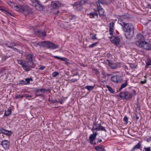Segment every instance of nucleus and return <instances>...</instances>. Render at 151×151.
Segmentation results:
<instances>
[{"label":"nucleus","instance_id":"1","mask_svg":"<svg viewBox=\"0 0 151 151\" xmlns=\"http://www.w3.org/2000/svg\"><path fill=\"white\" fill-rule=\"evenodd\" d=\"M124 15L118 16V23L122 27V30L125 33L124 35L127 39H131L133 36L134 33V27L131 23H126L124 22Z\"/></svg>","mask_w":151,"mask_h":151},{"label":"nucleus","instance_id":"2","mask_svg":"<svg viewBox=\"0 0 151 151\" xmlns=\"http://www.w3.org/2000/svg\"><path fill=\"white\" fill-rule=\"evenodd\" d=\"M14 7L17 11L20 12H23L25 14H28L32 12L31 8H29L26 5H15Z\"/></svg>","mask_w":151,"mask_h":151},{"label":"nucleus","instance_id":"3","mask_svg":"<svg viewBox=\"0 0 151 151\" xmlns=\"http://www.w3.org/2000/svg\"><path fill=\"white\" fill-rule=\"evenodd\" d=\"M136 45L138 47L142 48L146 50H151V46L150 45L145 41L142 42H137Z\"/></svg>","mask_w":151,"mask_h":151},{"label":"nucleus","instance_id":"4","mask_svg":"<svg viewBox=\"0 0 151 151\" xmlns=\"http://www.w3.org/2000/svg\"><path fill=\"white\" fill-rule=\"evenodd\" d=\"M92 128L91 130L93 132H94L95 130L96 131H103L105 132L106 130L104 127L102 126L100 123L98 124L97 122H94L93 124Z\"/></svg>","mask_w":151,"mask_h":151},{"label":"nucleus","instance_id":"5","mask_svg":"<svg viewBox=\"0 0 151 151\" xmlns=\"http://www.w3.org/2000/svg\"><path fill=\"white\" fill-rule=\"evenodd\" d=\"M119 96L123 100H128L132 97L131 93L128 91L121 92L119 95Z\"/></svg>","mask_w":151,"mask_h":151},{"label":"nucleus","instance_id":"6","mask_svg":"<svg viewBox=\"0 0 151 151\" xmlns=\"http://www.w3.org/2000/svg\"><path fill=\"white\" fill-rule=\"evenodd\" d=\"M33 64H32L31 63L25 60L22 67L25 71H28L30 70V68H34V67L33 66Z\"/></svg>","mask_w":151,"mask_h":151},{"label":"nucleus","instance_id":"7","mask_svg":"<svg viewBox=\"0 0 151 151\" xmlns=\"http://www.w3.org/2000/svg\"><path fill=\"white\" fill-rule=\"evenodd\" d=\"M45 47L50 49H54L59 48V46L58 45H55L50 41H46Z\"/></svg>","mask_w":151,"mask_h":151},{"label":"nucleus","instance_id":"8","mask_svg":"<svg viewBox=\"0 0 151 151\" xmlns=\"http://www.w3.org/2000/svg\"><path fill=\"white\" fill-rule=\"evenodd\" d=\"M46 90V89L45 88L38 89L36 88L34 90V91L36 93L35 97L41 96L42 94L44 93V91Z\"/></svg>","mask_w":151,"mask_h":151},{"label":"nucleus","instance_id":"9","mask_svg":"<svg viewBox=\"0 0 151 151\" xmlns=\"http://www.w3.org/2000/svg\"><path fill=\"white\" fill-rule=\"evenodd\" d=\"M111 81L115 83H121L122 80V77L120 76L116 75L112 76L111 78Z\"/></svg>","mask_w":151,"mask_h":151},{"label":"nucleus","instance_id":"10","mask_svg":"<svg viewBox=\"0 0 151 151\" xmlns=\"http://www.w3.org/2000/svg\"><path fill=\"white\" fill-rule=\"evenodd\" d=\"M34 57V56L31 54H28L27 55L26 58L27 60V61L31 63L32 64L34 65V63L33 62Z\"/></svg>","mask_w":151,"mask_h":151},{"label":"nucleus","instance_id":"11","mask_svg":"<svg viewBox=\"0 0 151 151\" xmlns=\"http://www.w3.org/2000/svg\"><path fill=\"white\" fill-rule=\"evenodd\" d=\"M111 42L115 45H118L119 43L120 40L117 37L112 36L110 37Z\"/></svg>","mask_w":151,"mask_h":151},{"label":"nucleus","instance_id":"12","mask_svg":"<svg viewBox=\"0 0 151 151\" xmlns=\"http://www.w3.org/2000/svg\"><path fill=\"white\" fill-rule=\"evenodd\" d=\"M1 144L5 150H7L9 149V143L7 140H3L1 142Z\"/></svg>","mask_w":151,"mask_h":151},{"label":"nucleus","instance_id":"13","mask_svg":"<svg viewBox=\"0 0 151 151\" xmlns=\"http://www.w3.org/2000/svg\"><path fill=\"white\" fill-rule=\"evenodd\" d=\"M53 57L55 58L65 61V64L69 65L70 64V62H68L69 60L66 58L58 57L57 56H54Z\"/></svg>","mask_w":151,"mask_h":151},{"label":"nucleus","instance_id":"14","mask_svg":"<svg viewBox=\"0 0 151 151\" xmlns=\"http://www.w3.org/2000/svg\"><path fill=\"white\" fill-rule=\"evenodd\" d=\"M97 134V133L96 132H93V133L91 134L89 137V142L91 144H93V142L95 139L96 136Z\"/></svg>","mask_w":151,"mask_h":151},{"label":"nucleus","instance_id":"15","mask_svg":"<svg viewBox=\"0 0 151 151\" xmlns=\"http://www.w3.org/2000/svg\"><path fill=\"white\" fill-rule=\"evenodd\" d=\"M106 61L107 62L106 63L107 64L109 65L111 69H116L118 67V65L115 63H111L110 61L109 60L107 59L106 60Z\"/></svg>","mask_w":151,"mask_h":151},{"label":"nucleus","instance_id":"16","mask_svg":"<svg viewBox=\"0 0 151 151\" xmlns=\"http://www.w3.org/2000/svg\"><path fill=\"white\" fill-rule=\"evenodd\" d=\"M1 133L4 134L7 136H10L12 134L11 131L7 130L4 129H1L0 130V134Z\"/></svg>","mask_w":151,"mask_h":151},{"label":"nucleus","instance_id":"17","mask_svg":"<svg viewBox=\"0 0 151 151\" xmlns=\"http://www.w3.org/2000/svg\"><path fill=\"white\" fill-rule=\"evenodd\" d=\"M91 18L97 19L98 17V14L94 12H90L88 14Z\"/></svg>","mask_w":151,"mask_h":151},{"label":"nucleus","instance_id":"18","mask_svg":"<svg viewBox=\"0 0 151 151\" xmlns=\"http://www.w3.org/2000/svg\"><path fill=\"white\" fill-rule=\"evenodd\" d=\"M35 3L37 4L35 5V6L36 7V9L39 11L43 10V7L42 5L41 4L40 1H38V2H36Z\"/></svg>","mask_w":151,"mask_h":151},{"label":"nucleus","instance_id":"19","mask_svg":"<svg viewBox=\"0 0 151 151\" xmlns=\"http://www.w3.org/2000/svg\"><path fill=\"white\" fill-rule=\"evenodd\" d=\"M143 36L141 34L139 33L137 34L135 38L136 42V43L137 42H142L143 40Z\"/></svg>","mask_w":151,"mask_h":151},{"label":"nucleus","instance_id":"20","mask_svg":"<svg viewBox=\"0 0 151 151\" xmlns=\"http://www.w3.org/2000/svg\"><path fill=\"white\" fill-rule=\"evenodd\" d=\"M142 142V141H140L139 142L135 145L134 146L131 151H134L136 149H138L141 148L142 145L141 143Z\"/></svg>","mask_w":151,"mask_h":151},{"label":"nucleus","instance_id":"21","mask_svg":"<svg viewBox=\"0 0 151 151\" xmlns=\"http://www.w3.org/2000/svg\"><path fill=\"white\" fill-rule=\"evenodd\" d=\"M51 5L53 9H58L59 7V3L57 2H52Z\"/></svg>","mask_w":151,"mask_h":151},{"label":"nucleus","instance_id":"22","mask_svg":"<svg viewBox=\"0 0 151 151\" xmlns=\"http://www.w3.org/2000/svg\"><path fill=\"white\" fill-rule=\"evenodd\" d=\"M37 35L39 37H44L45 36L46 32L45 31H42L41 30L38 31Z\"/></svg>","mask_w":151,"mask_h":151},{"label":"nucleus","instance_id":"23","mask_svg":"<svg viewBox=\"0 0 151 151\" xmlns=\"http://www.w3.org/2000/svg\"><path fill=\"white\" fill-rule=\"evenodd\" d=\"M98 11L100 16H104V10L101 7H98Z\"/></svg>","mask_w":151,"mask_h":151},{"label":"nucleus","instance_id":"24","mask_svg":"<svg viewBox=\"0 0 151 151\" xmlns=\"http://www.w3.org/2000/svg\"><path fill=\"white\" fill-rule=\"evenodd\" d=\"M6 45L8 47L12 48L14 46H17V44L14 42H11L9 43L6 44Z\"/></svg>","mask_w":151,"mask_h":151},{"label":"nucleus","instance_id":"25","mask_svg":"<svg viewBox=\"0 0 151 151\" xmlns=\"http://www.w3.org/2000/svg\"><path fill=\"white\" fill-rule=\"evenodd\" d=\"M12 113L11 110L10 109H8L6 111L4 116H8L9 115Z\"/></svg>","mask_w":151,"mask_h":151},{"label":"nucleus","instance_id":"26","mask_svg":"<svg viewBox=\"0 0 151 151\" xmlns=\"http://www.w3.org/2000/svg\"><path fill=\"white\" fill-rule=\"evenodd\" d=\"M46 41L39 42H37V45H38V46H43V47H45Z\"/></svg>","mask_w":151,"mask_h":151},{"label":"nucleus","instance_id":"27","mask_svg":"<svg viewBox=\"0 0 151 151\" xmlns=\"http://www.w3.org/2000/svg\"><path fill=\"white\" fill-rule=\"evenodd\" d=\"M127 81L126 80L125 82L122 84L121 86V87L119 89L120 91L122 89L125 87L127 85Z\"/></svg>","mask_w":151,"mask_h":151},{"label":"nucleus","instance_id":"28","mask_svg":"<svg viewBox=\"0 0 151 151\" xmlns=\"http://www.w3.org/2000/svg\"><path fill=\"white\" fill-rule=\"evenodd\" d=\"M85 88L88 91H91L94 88V86H87L85 87Z\"/></svg>","mask_w":151,"mask_h":151},{"label":"nucleus","instance_id":"29","mask_svg":"<svg viewBox=\"0 0 151 151\" xmlns=\"http://www.w3.org/2000/svg\"><path fill=\"white\" fill-rule=\"evenodd\" d=\"M106 86L110 92L112 93H114L115 92L111 87L108 85H106Z\"/></svg>","mask_w":151,"mask_h":151},{"label":"nucleus","instance_id":"30","mask_svg":"<svg viewBox=\"0 0 151 151\" xmlns=\"http://www.w3.org/2000/svg\"><path fill=\"white\" fill-rule=\"evenodd\" d=\"M150 65H151V57L150 58L147 59V62L146 63L145 66L146 68H147Z\"/></svg>","mask_w":151,"mask_h":151},{"label":"nucleus","instance_id":"31","mask_svg":"<svg viewBox=\"0 0 151 151\" xmlns=\"http://www.w3.org/2000/svg\"><path fill=\"white\" fill-rule=\"evenodd\" d=\"M32 79L31 78H28L25 79V81L26 82V84H29L30 82V81H32Z\"/></svg>","mask_w":151,"mask_h":151},{"label":"nucleus","instance_id":"32","mask_svg":"<svg viewBox=\"0 0 151 151\" xmlns=\"http://www.w3.org/2000/svg\"><path fill=\"white\" fill-rule=\"evenodd\" d=\"M129 65L131 68L132 69L136 68L137 66V65L134 63H130Z\"/></svg>","mask_w":151,"mask_h":151},{"label":"nucleus","instance_id":"33","mask_svg":"<svg viewBox=\"0 0 151 151\" xmlns=\"http://www.w3.org/2000/svg\"><path fill=\"white\" fill-rule=\"evenodd\" d=\"M140 114L139 113H136L135 114V117L136 118V121H137L139 119V116H140Z\"/></svg>","mask_w":151,"mask_h":151},{"label":"nucleus","instance_id":"34","mask_svg":"<svg viewBox=\"0 0 151 151\" xmlns=\"http://www.w3.org/2000/svg\"><path fill=\"white\" fill-rule=\"evenodd\" d=\"M23 97V96L22 94H19L16 95L15 97L16 99H22Z\"/></svg>","mask_w":151,"mask_h":151},{"label":"nucleus","instance_id":"35","mask_svg":"<svg viewBox=\"0 0 151 151\" xmlns=\"http://www.w3.org/2000/svg\"><path fill=\"white\" fill-rule=\"evenodd\" d=\"M5 12L11 16H13V14L12 13L10 10L7 9L5 10Z\"/></svg>","mask_w":151,"mask_h":151},{"label":"nucleus","instance_id":"36","mask_svg":"<svg viewBox=\"0 0 151 151\" xmlns=\"http://www.w3.org/2000/svg\"><path fill=\"white\" fill-rule=\"evenodd\" d=\"M24 61L25 60H17L18 63L20 65H21L22 66L23 63H24Z\"/></svg>","mask_w":151,"mask_h":151},{"label":"nucleus","instance_id":"37","mask_svg":"<svg viewBox=\"0 0 151 151\" xmlns=\"http://www.w3.org/2000/svg\"><path fill=\"white\" fill-rule=\"evenodd\" d=\"M114 24L113 22H111L109 24V28H112L114 27Z\"/></svg>","mask_w":151,"mask_h":151},{"label":"nucleus","instance_id":"38","mask_svg":"<svg viewBox=\"0 0 151 151\" xmlns=\"http://www.w3.org/2000/svg\"><path fill=\"white\" fill-rule=\"evenodd\" d=\"M98 43L97 42H95L92 43V44L89 45L88 46L89 48H92L93 47L96 46L97 44Z\"/></svg>","mask_w":151,"mask_h":151},{"label":"nucleus","instance_id":"39","mask_svg":"<svg viewBox=\"0 0 151 151\" xmlns=\"http://www.w3.org/2000/svg\"><path fill=\"white\" fill-rule=\"evenodd\" d=\"M79 2L80 5H82L85 4L86 1L85 0H80L78 1Z\"/></svg>","mask_w":151,"mask_h":151},{"label":"nucleus","instance_id":"40","mask_svg":"<svg viewBox=\"0 0 151 151\" xmlns=\"http://www.w3.org/2000/svg\"><path fill=\"white\" fill-rule=\"evenodd\" d=\"M59 74V73L58 72H55L52 73V76L53 77H56Z\"/></svg>","mask_w":151,"mask_h":151},{"label":"nucleus","instance_id":"41","mask_svg":"<svg viewBox=\"0 0 151 151\" xmlns=\"http://www.w3.org/2000/svg\"><path fill=\"white\" fill-rule=\"evenodd\" d=\"M123 120L125 122V124H127L128 123V118L127 116H125Z\"/></svg>","mask_w":151,"mask_h":151},{"label":"nucleus","instance_id":"42","mask_svg":"<svg viewBox=\"0 0 151 151\" xmlns=\"http://www.w3.org/2000/svg\"><path fill=\"white\" fill-rule=\"evenodd\" d=\"M19 84H22V85H25L26 84V82H25V81L24 80H21L19 81Z\"/></svg>","mask_w":151,"mask_h":151},{"label":"nucleus","instance_id":"43","mask_svg":"<svg viewBox=\"0 0 151 151\" xmlns=\"http://www.w3.org/2000/svg\"><path fill=\"white\" fill-rule=\"evenodd\" d=\"M102 74L104 76V77H106V76H110L111 75V74H106L104 72H103Z\"/></svg>","mask_w":151,"mask_h":151},{"label":"nucleus","instance_id":"44","mask_svg":"<svg viewBox=\"0 0 151 151\" xmlns=\"http://www.w3.org/2000/svg\"><path fill=\"white\" fill-rule=\"evenodd\" d=\"M72 5L73 6H76L78 5H80L79 2V1H76Z\"/></svg>","mask_w":151,"mask_h":151},{"label":"nucleus","instance_id":"45","mask_svg":"<svg viewBox=\"0 0 151 151\" xmlns=\"http://www.w3.org/2000/svg\"><path fill=\"white\" fill-rule=\"evenodd\" d=\"M78 79H79V78H78V79L72 78L71 79H70V82L73 83V82H76V81H77Z\"/></svg>","mask_w":151,"mask_h":151},{"label":"nucleus","instance_id":"46","mask_svg":"<svg viewBox=\"0 0 151 151\" xmlns=\"http://www.w3.org/2000/svg\"><path fill=\"white\" fill-rule=\"evenodd\" d=\"M114 31V29L112 28H109V34L111 35H113V33Z\"/></svg>","mask_w":151,"mask_h":151},{"label":"nucleus","instance_id":"47","mask_svg":"<svg viewBox=\"0 0 151 151\" xmlns=\"http://www.w3.org/2000/svg\"><path fill=\"white\" fill-rule=\"evenodd\" d=\"M144 149L145 151H151V148L150 147H145Z\"/></svg>","mask_w":151,"mask_h":151},{"label":"nucleus","instance_id":"48","mask_svg":"<svg viewBox=\"0 0 151 151\" xmlns=\"http://www.w3.org/2000/svg\"><path fill=\"white\" fill-rule=\"evenodd\" d=\"M31 43L35 47H37L38 46V45H37V42H32Z\"/></svg>","mask_w":151,"mask_h":151},{"label":"nucleus","instance_id":"49","mask_svg":"<svg viewBox=\"0 0 151 151\" xmlns=\"http://www.w3.org/2000/svg\"><path fill=\"white\" fill-rule=\"evenodd\" d=\"M100 147H101L99 146H96L95 147V149L96 151H98L99 150V149L100 148Z\"/></svg>","mask_w":151,"mask_h":151},{"label":"nucleus","instance_id":"50","mask_svg":"<svg viewBox=\"0 0 151 151\" xmlns=\"http://www.w3.org/2000/svg\"><path fill=\"white\" fill-rule=\"evenodd\" d=\"M103 147H104V146L102 145L101 147H100L99 151H106V150L104 149Z\"/></svg>","mask_w":151,"mask_h":151},{"label":"nucleus","instance_id":"51","mask_svg":"<svg viewBox=\"0 0 151 151\" xmlns=\"http://www.w3.org/2000/svg\"><path fill=\"white\" fill-rule=\"evenodd\" d=\"M147 80L146 79H145L143 81H141L140 82V83L141 84H143L146 83Z\"/></svg>","mask_w":151,"mask_h":151},{"label":"nucleus","instance_id":"52","mask_svg":"<svg viewBox=\"0 0 151 151\" xmlns=\"http://www.w3.org/2000/svg\"><path fill=\"white\" fill-rule=\"evenodd\" d=\"M146 141L147 142H150L151 141V136H150L146 139Z\"/></svg>","mask_w":151,"mask_h":151},{"label":"nucleus","instance_id":"53","mask_svg":"<svg viewBox=\"0 0 151 151\" xmlns=\"http://www.w3.org/2000/svg\"><path fill=\"white\" fill-rule=\"evenodd\" d=\"M96 35H93L91 36V37L92 39H96Z\"/></svg>","mask_w":151,"mask_h":151},{"label":"nucleus","instance_id":"54","mask_svg":"<svg viewBox=\"0 0 151 151\" xmlns=\"http://www.w3.org/2000/svg\"><path fill=\"white\" fill-rule=\"evenodd\" d=\"M12 49H14L15 51H16V52H20V50L17 49L16 48L14 47H13V48H12Z\"/></svg>","mask_w":151,"mask_h":151},{"label":"nucleus","instance_id":"55","mask_svg":"<svg viewBox=\"0 0 151 151\" xmlns=\"http://www.w3.org/2000/svg\"><path fill=\"white\" fill-rule=\"evenodd\" d=\"M111 55L110 53H108L106 55V57L107 58H109L111 57Z\"/></svg>","mask_w":151,"mask_h":151},{"label":"nucleus","instance_id":"56","mask_svg":"<svg viewBox=\"0 0 151 151\" xmlns=\"http://www.w3.org/2000/svg\"><path fill=\"white\" fill-rule=\"evenodd\" d=\"M8 58V57L7 56H5L3 57L2 58V59L3 60H5L6 59Z\"/></svg>","mask_w":151,"mask_h":151},{"label":"nucleus","instance_id":"57","mask_svg":"<svg viewBox=\"0 0 151 151\" xmlns=\"http://www.w3.org/2000/svg\"><path fill=\"white\" fill-rule=\"evenodd\" d=\"M6 8L4 7H0V10H2L5 11V10L6 9Z\"/></svg>","mask_w":151,"mask_h":151},{"label":"nucleus","instance_id":"58","mask_svg":"<svg viewBox=\"0 0 151 151\" xmlns=\"http://www.w3.org/2000/svg\"><path fill=\"white\" fill-rule=\"evenodd\" d=\"M25 97L27 98H28L29 97H32V96L31 95L25 94Z\"/></svg>","mask_w":151,"mask_h":151},{"label":"nucleus","instance_id":"59","mask_svg":"<svg viewBox=\"0 0 151 151\" xmlns=\"http://www.w3.org/2000/svg\"><path fill=\"white\" fill-rule=\"evenodd\" d=\"M45 68V66H41L40 68V69L41 70H44Z\"/></svg>","mask_w":151,"mask_h":151},{"label":"nucleus","instance_id":"60","mask_svg":"<svg viewBox=\"0 0 151 151\" xmlns=\"http://www.w3.org/2000/svg\"><path fill=\"white\" fill-rule=\"evenodd\" d=\"M76 17L75 15H72L71 19H76Z\"/></svg>","mask_w":151,"mask_h":151},{"label":"nucleus","instance_id":"61","mask_svg":"<svg viewBox=\"0 0 151 151\" xmlns=\"http://www.w3.org/2000/svg\"><path fill=\"white\" fill-rule=\"evenodd\" d=\"M59 11L58 10H57V11L56 12H55L54 13V14H57L59 12Z\"/></svg>","mask_w":151,"mask_h":151},{"label":"nucleus","instance_id":"62","mask_svg":"<svg viewBox=\"0 0 151 151\" xmlns=\"http://www.w3.org/2000/svg\"><path fill=\"white\" fill-rule=\"evenodd\" d=\"M97 144V142H93V144H92V145H96Z\"/></svg>","mask_w":151,"mask_h":151},{"label":"nucleus","instance_id":"63","mask_svg":"<svg viewBox=\"0 0 151 151\" xmlns=\"http://www.w3.org/2000/svg\"><path fill=\"white\" fill-rule=\"evenodd\" d=\"M98 1L99 2H100L101 3H102L103 2L102 1V0H98Z\"/></svg>","mask_w":151,"mask_h":151},{"label":"nucleus","instance_id":"64","mask_svg":"<svg viewBox=\"0 0 151 151\" xmlns=\"http://www.w3.org/2000/svg\"><path fill=\"white\" fill-rule=\"evenodd\" d=\"M102 140L101 139H100L99 141H98L97 142V143H98L99 142H102Z\"/></svg>","mask_w":151,"mask_h":151}]
</instances>
